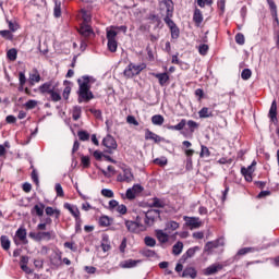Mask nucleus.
<instances>
[{
    "label": "nucleus",
    "instance_id": "864d4df0",
    "mask_svg": "<svg viewBox=\"0 0 279 279\" xmlns=\"http://www.w3.org/2000/svg\"><path fill=\"white\" fill-rule=\"evenodd\" d=\"M235 43L238 45H245V36L242 33L235 35Z\"/></svg>",
    "mask_w": 279,
    "mask_h": 279
},
{
    "label": "nucleus",
    "instance_id": "774afa93",
    "mask_svg": "<svg viewBox=\"0 0 279 279\" xmlns=\"http://www.w3.org/2000/svg\"><path fill=\"white\" fill-rule=\"evenodd\" d=\"M69 95H71V86H66L63 89V99H69Z\"/></svg>",
    "mask_w": 279,
    "mask_h": 279
},
{
    "label": "nucleus",
    "instance_id": "dca6fc26",
    "mask_svg": "<svg viewBox=\"0 0 279 279\" xmlns=\"http://www.w3.org/2000/svg\"><path fill=\"white\" fill-rule=\"evenodd\" d=\"M196 252H199V246H194V247L189 248L186 251V253L182 255L180 262L181 263H186V259L187 258H193V256H195Z\"/></svg>",
    "mask_w": 279,
    "mask_h": 279
},
{
    "label": "nucleus",
    "instance_id": "b1692460",
    "mask_svg": "<svg viewBox=\"0 0 279 279\" xmlns=\"http://www.w3.org/2000/svg\"><path fill=\"white\" fill-rule=\"evenodd\" d=\"M118 35H119V32H117V26H110L107 28L108 40H117Z\"/></svg>",
    "mask_w": 279,
    "mask_h": 279
},
{
    "label": "nucleus",
    "instance_id": "f3484780",
    "mask_svg": "<svg viewBox=\"0 0 279 279\" xmlns=\"http://www.w3.org/2000/svg\"><path fill=\"white\" fill-rule=\"evenodd\" d=\"M153 77H156L161 86L169 83V74L167 73H153Z\"/></svg>",
    "mask_w": 279,
    "mask_h": 279
},
{
    "label": "nucleus",
    "instance_id": "412c9836",
    "mask_svg": "<svg viewBox=\"0 0 279 279\" xmlns=\"http://www.w3.org/2000/svg\"><path fill=\"white\" fill-rule=\"evenodd\" d=\"M56 88L51 84V82L44 83L39 86V92L45 95V93H48L50 95Z\"/></svg>",
    "mask_w": 279,
    "mask_h": 279
},
{
    "label": "nucleus",
    "instance_id": "a19ab883",
    "mask_svg": "<svg viewBox=\"0 0 279 279\" xmlns=\"http://www.w3.org/2000/svg\"><path fill=\"white\" fill-rule=\"evenodd\" d=\"M187 130L193 134L197 128H199V124L193 120H190L186 122Z\"/></svg>",
    "mask_w": 279,
    "mask_h": 279
},
{
    "label": "nucleus",
    "instance_id": "37998d69",
    "mask_svg": "<svg viewBox=\"0 0 279 279\" xmlns=\"http://www.w3.org/2000/svg\"><path fill=\"white\" fill-rule=\"evenodd\" d=\"M250 252H256L254 247H244L238 251L236 256H245V254H250Z\"/></svg>",
    "mask_w": 279,
    "mask_h": 279
},
{
    "label": "nucleus",
    "instance_id": "c9c22d12",
    "mask_svg": "<svg viewBox=\"0 0 279 279\" xmlns=\"http://www.w3.org/2000/svg\"><path fill=\"white\" fill-rule=\"evenodd\" d=\"M111 221H112V220L110 219V217H108V216H101V217L99 218L98 223H99V226H100L101 228H108V226H110Z\"/></svg>",
    "mask_w": 279,
    "mask_h": 279
},
{
    "label": "nucleus",
    "instance_id": "603ef678",
    "mask_svg": "<svg viewBox=\"0 0 279 279\" xmlns=\"http://www.w3.org/2000/svg\"><path fill=\"white\" fill-rule=\"evenodd\" d=\"M170 32H171V38H173L174 40L180 38V28H178V26L170 28Z\"/></svg>",
    "mask_w": 279,
    "mask_h": 279
},
{
    "label": "nucleus",
    "instance_id": "69168bd1",
    "mask_svg": "<svg viewBox=\"0 0 279 279\" xmlns=\"http://www.w3.org/2000/svg\"><path fill=\"white\" fill-rule=\"evenodd\" d=\"M26 108L28 110H33V108H35L36 106H38V101L36 100H28L26 104H25Z\"/></svg>",
    "mask_w": 279,
    "mask_h": 279
},
{
    "label": "nucleus",
    "instance_id": "49530a36",
    "mask_svg": "<svg viewBox=\"0 0 279 279\" xmlns=\"http://www.w3.org/2000/svg\"><path fill=\"white\" fill-rule=\"evenodd\" d=\"M17 51L16 49L12 48L7 52V58L11 60V62H14L16 60Z\"/></svg>",
    "mask_w": 279,
    "mask_h": 279
},
{
    "label": "nucleus",
    "instance_id": "f8f14e48",
    "mask_svg": "<svg viewBox=\"0 0 279 279\" xmlns=\"http://www.w3.org/2000/svg\"><path fill=\"white\" fill-rule=\"evenodd\" d=\"M220 245H223V241L221 240L207 242L205 244L204 252L211 254L213 250H217V247H219Z\"/></svg>",
    "mask_w": 279,
    "mask_h": 279
},
{
    "label": "nucleus",
    "instance_id": "338daca9",
    "mask_svg": "<svg viewBox=\"0 0 279 279\" xmlns=\"http://www.w3.org/2000/svg\"><path fill=\"white\" fill-rule=\"evenodd\" d=\"M81 161L85 168L90 167V158L88 156H83L81 158Z\"/></svg>",
    "mask_w": 279,
    "mask_h": 279
},
{
    "label": "nucleus",
    "instance_id": "6e6d98bb",
    "mask_svg": "<svg viewBox=\"0 0 279 279\" xmlns=\"http://www.w3.org/2000/svg\"><path fill=\"white\" fill-rule=\"evenodd\" d=\"M77 135L80 141H88V138H90V134L86 131H80Z\"/></svg>",
    "mask_w": 279,
    "mask_h": 279
},
{
    "label": "nucleus",
    "instance_id": "a878e982",
    "mask_svg": "<svg viewBox=\"0 0 279 279\" xmlns=\"http://www.w3.org/2000/svg\"><path fill=\"white\" fill-rule=\"evenodd\" d=\"M0 243H1V247H2V250H4V252L10 251L11 242H10V238H8V235H1Z\"/></svg>",
    "mask_w": 279,
    "mask_h": 279
},
{
    "label": "nucleus",
    "instance_id": "3c124183",
    "mask_svg": "<svg viewBox=\"0 0 279 279\" xmlns=\"http://www.w3.org/2000/svg\"><path fill=\"white\" fill-rule=\"evenodd\" d=\"M241 77H242V80H244V81L250 80V77H252V70H250V69H244V70L242 71V73H241Z\"/></svg>",
    "mask_w": 279,
    "mask_h": 279
},
{
    "label": "nucleus",
    "instance_id": "de8ad7c7",
    "mask_svg": "<svg viewBox=\"0 0 279 279\" xmlns=\"http://www.w3.org/2000/svg\"><path fill=\"white\" fill-rule=\"evenodd\" d=\"M145 241V245H147V247H156V239L151 238V236H146L144 239Z\"/></svg>",
    "mask_w": 279,
    "mask_h": 279
},
{
    "label": "nucleus",
    "instance_id": "4be33fe9",
    "mask_svg": "<svg viewBox=\"0 0 279 279\" xmlns=\"http://www.w3.org/2000/svg\"><path fill=\"white\" fill-rule=\"evenodd\" d=\"M34 82H36V84H38V82H40V73L36 69H33L32 72L29 73L31 86H34Z\"/></svg>",
    "mask_w": 279,
    "mask_h": 279
},
{
    "label": "nucleus",
    "instance_id": "7ed1b4c3",
    "mask_svg": "<svg viewBox=\"0 0 279 279\" xmlns=\"http://www.w3.org/2000/svg\"><path fill=\"white\" fill-rule=\"evenodd\" d=\"M31 239H34V241H51L53 238L52 231H39V232H31L28 234Z\"/></svg>",
    "mask_w": 279,
    "mask_h": 279
},
{
    "label": "nucleus",
    "instance_id": "72a5a7b5",
    "mask_svg": "<svg viewBox=\"0 0 279 279\" xmlns=\"http://www.w3.org/2000/svg\"><path fill=\"white\" fill-rule=\"evenodd\" d=\"M185 126H186V120L182 119L180 123H178L177 125L168 126V130H175L177 132H180L181 130H184Z\"/></svg>",
    "mask_w": 279,
    "mask_h": 279
},
{
    "label": "nucleus",
    "instance_id": "f704fd0d",
    "mask_svg": "<svg viewBox=\"0 0 279 279\" xmlns=\"http://www.w3.org/2000/svg\"><path fill=\"white\" fill-rule=\"evenodd\" d=\"M151 123L153 125H162V123H165V117L161 114H155L151 117Z\"/></svg>",
    "mask_w": 279,
    "mask_h": 279
},
{
    "label": "nucleus",
    "instance_id": "423d86ee",
    "mask_svg": "<svg viewBox=\"0 0 279 279\" xmlns=\"http://www.w3.org/2000/svg\"><path fill=\"white\" fill-rule=\"evenodd\" d=\"M160 12L162 16H173V1L172 0H163L160 2Z\"/></svg>",
    "mask_w": 279,
    "mask_h": 279
},
{
    "label": "nucleus",
    "instance_id": "09e8293b",
    "mask_svg": "<svg viewBox=\"0 0 279 279\" xmlns=\"http://www.w3.org/2000/svg\"><path fill=\"white\" fill-rule=\"evenodd\" d=\"M51 101L58 102L62 100V96L60 93L56 92V89L50 94Z\"/></svg>",
    "mask_w": 279,
    "mask_h": 279
},
{
    "label": "nucleus",
    "instance_id": "4d7b16f0",
    "mask_svg": "<svg viewBox=\"0 0 279 279\" xmlns=\"http://www.w3.org/2000/svg\"><path fill=\"white\" fill-rule=\"evenodd\" d=\"M19 82H20V86H25V84L27 83V77L25 76V72L19 73Z\"/></svg>",
    "mask_w": 279,
    "mask_h": 279
},
{
    "label": "nucleus",
    "instance_id": "4c0bfd02",
    "mask_svg": "<svg viewBox=\"0 0 279 279\" xmlns=\"http://www.w3.org/2000/svg\"><path fill=\"white\" fill-rule=\"evenodd\" d=\"M82 117V107L75 106L72 110V118L74 121H77Z\"/></svg>",
    "mask_w": 279,
    "mask_h": 279
},
{
    "label": "nucleus",
    "instance_id": "6ab92c4d",
    "mask_svg": "<svg viewBox=\"0 0 279 279\" xmlns=\"http://www.w3.org/2000/svg\"><path fill=\"white\" fill-rule=\"evenodd\" d=\"M78 32L81 35L84 36V38H88V36H93V28H90L88 24H82Z\"/></svg>",
    "mask_w": 279,
    "mask_h": 279
},
{
    "label": "nucleus",
    "instance_id": "a211bd4d",
    "mask_svg": "<svg viewBox=\"0 0 279 279\" xmlns=\"http://www.w3.org/2000/svg\"><path fill=\"white\" fill-rule=\"evenodd\" d=\"M269 118L271 119V121H278V105L276 100H274L270 106Z\"/></svg>",
    "mask_w": 279,
    "mask_h": 279
},
{
    "label": "nucleus",
    "instance_id": "9d476101",
    "mask_svg": "<svg viewBox=\"0 0 279 279\" xmlns=\"http://www.w3.org/2000/svg\"><path fill=\"white\" fill-rule=\"evenodd\" d=\"M102 145L104 147L108 148V154H112V149H117V141L114 140V137L107 135L104 140H102Z\"/></svg>",
    "mask_w": 279,
    "mask_h": 279
},
{
    "label": "nucleus",
    "instance_id": "bb28decb",
    "mask_svg": "<svg viewBox=\"0 0 279 279\" xmlns=\"http://www.w3.org/2000/svg\"><path fill=\"white\" fill-rule=\"evenodd\" d=\"M182 276L183 278H197V270L193 267L185 268Z\"/></svg>",
    "mask_w": 279,
    "mask_h": 279
},
{
    "label": "nucleus",
    "instance_id": "13d9d810",
    "mask_svg": "<svg viewBox=\"0 0 279 279\" xmlns=\"http://www.w3.org/2000/svg\"><path fill=\"white\" fill-rule=\"evenodd\" d=\"M54 189L58 197H64V190L62 189V185L60 183H57Z\"/></svg>",
    "mask_w": 279,
    "mask_h": 279
},
{
    "label": "nucleus",
    "instance_id": "ddd939ff",
    "mask_svg": "<svg viewBox=\"0 0 279 279\" xmlns=\"http://www.w3.org/2000/svg\"><path fill=\"white\" fill-rule=\"evenodd\" d=\"M145 141H154V143H160L163 141L158 134L151 132L149 129L145 130Z\"/></svg>",
    "mask_w": 279,
    "mask_h": 279
},
{
    "label": "nucleus",
    "instance_id": "39448f33",
    "mask_svg": "<svg viewBox=\"0 0 279 279\" xmlns=\"http://www.w3.org/2000/svg\"><path fill=\"white\" fill-rule=\"evenodd\" d=\"M157 219H160V210H158V209H149L145 214L146 226H153L154 223H156Z\"/></svg>",
    "mask_w": 279,
    "mask_h": 279
},
{
    "label": "nucleus",
    "instance_id": "e2e57ef3",
    "mask_svg": "<svg viewBox=\"0 0 279 279\" xmlns=\"http://www.w3.org/2000/svg\"><path fill=\"white\" fill-rule=\"evenodd\" d=\"M116 210H117V213H119V215H126L128 207L125 205H118Z\"/></svg>",
    "mask_w": 279,
    "mask_h": 279
},
{
    "label": "nucleus",
    "instance_id": "4468645a",
    "mask_svg": "<svg viewBox=\"0 0 279 279\" xmlns=\"http://www.w3.org/2000/svg\"><path fill=\"white\" fill-rule=\"evenodd\" d=\"M64 208L71 213L72 217H74L76 221H80V208H77V206L65 203Z\"/></svg>",
    "mask_w": 279,
    "mask_h": 279
},
{
    "label": "nucleus",
    "instance_id": "e433bc0d",
    "mask_svg": "<svg viewBox=\"0 0 279 279\" xmlns=\"http://www.w3.org/2000/svg\"><path fill=\"white\" fill-rule=\"evenodd\" d=\"M150 208H165V201L155 197L153 198V203L150 204Z\"/></svg>",
    "mask_w": 279,
    "mask_h": 279
},
{
    "label": "nucleus",
    "instance_id": "2eb2a0df",
    "mask_svg": "<svg viewBox=\"0 0 279 279\" xmlns=\"http://www.w3.org/2000/svg\"><path fill=\"white\" fill-rule=\"evenodd\" d=\"M141 259H126L120 264V267L122 269H132L133 267H136V265L141 264Z\"/></svg>",
    "mask_w": 279,
    "mask_h": 279
},
{
    "label": "nucleus",
    "instance_id": "a18cd8bd",
    "mask_svg": "<svg viewBox=\"0 0 279 279\" xmlns=\"http://www.w3.org/2000/svg\"><path fill=\"white\" fill-rule=\"evenodd\" d=\"M199 156H201V158H208L210 156V149H208V147L202 145Z\"/></svg>",
    "mask_w": 279,
    "mask_h": 279
},
{
    "label": "nucleus",
    "instance_id": "5701e85b",
    "mask_svg": "<svg viewBox=\"0 0 279 279\" xmlns=\"http://www.w3.org/2000/svg\"><path fill=\"white\" fill-rule=\"evenodd\" d=\"M193 21L199 27L204 21V15L202 14V10L195 9L194 15H193Z\"/></svg>",
    "mask_w": 279,
    "mask_h": 279
},
{
    "label": "nucleus",
    "instance_id": "473e14b6",
    "mask_svg": "<svg viewBox=\"0 0 279 279\" xmlns=\"http://www.w3.org/2000/svg\"><path fill=\"white\" fill-rule=\"evenodd\" d=\"M178 228H180V223H178L177 221L170 220L166 223L165 230L166 231L170 230L171 232H173L178 230Z\"/></svg>",
    "mask_w": 279,
    "mask_h": 279
},
{
    "label": "nucleus",
    "instance_id": "0eeeda50",
    "mask_svg": "<svg viewBox=\"0 0 279 279\" xmlns=\"http://www.w3.org/2000/svg\"><path fill=\"white\" fill-rule=\"evenodd\" d=\"M183 220L190 230H197V228H202V220L199 217H189L184 216Z\"/></svg>",
    "mask_w": 279,
    "mask_h": 279
},
{
    "label": "nucleus",
    "instance_id": "c03bdc74",
    "mask_svg": "<svg viewBox=\"0 0 279 279\" xmlns=\"http://www.w3.org/2000/svg\"><path fill=\"white\" fill-rule=\"evenodd\" d=\"M108 49L111 51V53H114L117 51V48L119 45L117 44V40H108Z\"/></svg>",
    "mask_w": 279,
    "mask_h": 279
},
{
    "label": "nucleus",
    "instance_id": "0e129e2a",
    "mask_svg": "<svg viewBox=\"0 0 279 279\" xmlns=\"http://www.w3.org/2000/svg\"><path fill=\"white\" fill-rule=\"evenodd\" d=\"M219 271V268L217 266H209L206 269L207 276H213V274H217Z\"/></svg>",
    "mask_w": 279,
    "mask_h": 279
},
{
    "label": "nucleus",
    "instance_id": "cd10ccee",
    "mask_svg": "<svg viewBox=\"0 0 279 279\" xmlns=\"http://www.w3.org/2000/svg\"><path fill=\"white\" fill-rule=\"evenodd\" d=\"M199 119H210L213 111L208 107H204L198 111Z\"/></svg>",
    "mask_w": 279,
    "mask_h": 279
},
{
    "label": "nucleus",
    "instance_id": "1a4fd4ad",
    "mask_svg": "<svg viewBox=\"0 0 279 279\" xmlns=\"http://www.w3.org/2000/svg\"><path fill=\"white\" fill-rule=\"evenodd\" d=\"M138 193H143V186L141 184H134L126 190V199H136Z\"/></svg>",
    "mask_w": 279,
    "mask_h": 279
},
{
    "label": "nucleus",
    "instance_id": "bf43d9fd",
    "mask_svg": "<svg viewBox=\"0 0 279 279\" xmlns=\"http://www.w3.org/2000/svg\"><path fill=\"white\" fill-rule=\"evenodd\" d=\"M101 195H104V197L112 198V197H114V192H112V190L102 189Z\"/></svg>",
    "mask_w": 279,
    "mask_h": 279
},
{
    "label": "nucleus",
    "instance_id": "393cba45",
    "mask_svg": "<svg viewBox=\"0 0 279 279\" xmlns=\"http://www.w3.org/2000/svg\"><path fill=\"white\" fill-rule=\"evenodd\" d=\"M156 236L159 243H168L169 242V234L165 233L162 230H156Z\"/></svg>",
    "mask_w": 279,
    "mask_h": 279
},
{
    "label": "nucleus",
    "instance_id": "c756f323",
    "mask_svg": "<svg viewBox=\"0 0 279 279\" xmlns=\"http://www.w3.org/2000/svg\"><path fill=\"white\" fill-rule=\"evenodd\" d=\"M15 236H17L22 243L27 244V231L25 229H19Z\"/></svg>",
    "mask_w": 279,
    "mask_h": 279
},
{
    "label": "nucleus",
    "instance_id": "7c9ffc66",
    "mask_svg": "<svg viewBox=\"0 0 279 279\" xmlns=\"http://www.w3.org/2000/svg\"><path fill=\"white\" fill-rule=\"evenodd\" d=\"M125 227L128 228L129 232H138L140 225L138 222L126 220Z\"/></svg>",
    "mask_w": 279,
    "mask_h": 279
},
{
    "label": "nucleus",
    "instance_id": "f257e3e1",
    "mask_svg": "<svg viewBox=\"0 0 279 279\" xmlns=\"http://www.w3.org/2000/svg\"><path fill=\"white\" fill-rule=\"evenodd\" d=\"M97 80L93 76L84 75L77 80L78 84V104L85 102L88 104L92 99H95V95L90 90V86L95 84Z\"/></svg>",
    "mask_w": 279,
    "mask_h": 279
},
{
    "label": "nucleus",
    "instance_id": "9b49d317",
    "mask_svg": "<svg viewBox=\"0 0 279 279\" xmlns=\"http://www.w3.org/2000/svg\"><path fill=\"white\" fill-rule=\"evenodd\" d=\"M256 167V161H253L247 168H242L241 173L244 175L246 182H252V174L254 173V168Z\"/></svg>",
    "mask_w": 279,
    "mask_h": 279
},
{
    "label": "nucleus",
    "instance_id": "5fc2aeb1",
    "mask_svg": "<svg viewBox=\"0 0 279 279\" xmlns=\"http://www.w3.org/2000/svg\"><path fill=\"white\" fill-rule=\"evenodd\" d=\"M208 45L202 44L201 46H198V53H201V56H206V53H208Z\"/></svg>",
    "mask_w": 279,
    "mask_h": 279
},
{
    "label": "nucleus",
    "instance_id": "680f3d73",
    "mask_svg": "<svg viewBox=\"0 0 279 279\" xmlns=\"http://www.w3.org/2000/svg\"><path fill=\"white\" fill-rule=\"evenodd\" d=\"M155 165H159V167H165L167 165V158L162 157V158H156L154 160Z\"/></svg>",
    "mask_w": 279,
    "mask_h": 279
},
{
    "label": "nucleus",
    "instance_id": "052dcab7",
    "mask_svg": "<svg viewBox=\"0 0 279 279\" xmlns=\"http://www.w3.org/2000/svg\"><path fill=\"white\" fill-rule=\"evenodd\" d=\"M126 123H129L130 125L138 126V122L136 121V118L134 116H128Z\"/></svg>",
    "mask_w": 279,
    "mask_h": 279
},
{
    "label": "nucleus",
    "instance_id": "ea45409f",
    "mask_svg": "<svg viewBox=\"0 0 279 279\" xmlns=\"http://www.w3.org/2000/svg\"><path fill=\"white\" fill-rule=\"evenodd\" d=\"M267 3L269 5L272 16H278V7L276 5V2H274V0H267Z\"/></svg>",
    "mask_w": 279,
    "mask_h": 279
},
{
    "label": "nucleus",
    "instance_id": "c85d7f7f",
    "mask_svg": "<svg viewBox=\"0 0 279 279\" xmlns=\"http://www.w3.org/2000/svg\"><path fill=\"white\" fill-rule=\"evenodd\" d=\"M182 250H184V243L179 241L172 246V254H174V256H180V254H182Z\"/></svg>",
    "mask_w": 279,
    "mask_h": 279
},
{
    "label": "nucleus",
    "instance_id": "6e6552de",
    "mask_svg": "<svg viewBox=\"0 0 279 279\" xmlns=\"http://www.w3.org/2000/svg\"><path fill=\"white\" fill-rule=\"evenodd\" d=\"M118 182H134V173H132V169L123 168V173L118 174L117 177Z\"/></svg>",
    "mask_w": 279,
    "mask_h": 279
},
{
    "label": "nucleus",
    "instance_id": "2f4dec72",
    "mask_svg": "<svg viewBox=\"0 0 279 279\" xmlns=\"http://www.w3.org/2000/svg\"><path fill=\"white\" fill-rule=\"evenodd\" d=\"M53 14L56 19H60L62 16V2L60 1L54 2Z\"/></svg>",
    "mask_w": 279,
    "mask_h": 279
},
{
    "label": "nucleus",
    "instance_id": "f03ea898",
    "mask_svg": "<svg viewBox=\"0 0 279 279\" xmlns=\"http://www.w3.org/2000/svg\"><path fill=\"white\" fill-rule=\"evenodd\" d=\"M144 69H147V65L145 63H141V64L130 63L125 68L123 75L124 77L131 78V77H134V75H138L142 71H144Z\"/></svg>",
    "mask_w": 279,
    "mask_h": 279
},
{
    "label": "nucleus",
    "instance_id": "20e7f679",
    "mask_svg": "<svg viewBox=\"0 0 279 279\" xmlns=\"http://www.w3.org/2000/svg\"><path fill=\"white\" fill-rule=\"evenodd\" d=\"M49 260L52 269H59V267H62V252L53 251Z\"/></svg>",
    "mask_w": 279,
    "mask_h": 279
},
{
    "label": "nucleus",
    "instance_id": "aec40b11",
    "mask_svg": "<svg viewBox=\"0 0 279 279\" xmlns=\"http://www.w3.org/2000/svg\"><path fill=\"white\" fill-rule=\"evenodd\" d=\"M31 215H37V217H43V215H45V204L40 203L39 205H35L31 210Z\"/></svg>",
    "mask_w": 279,
    "mask_h": 279
},
{
    "label": "nucleus",
    "instance_id": "8fccbe9b",
    "mask_svg": "<svg viewBox=\"0 0 279 279\" xmlns=\"http://www.w3.org/2000/svg\"><path fill=\"white\" fill-rule=\"evenodd\" d=\"M0 36L5 38V40H12V38H14V35H12V32L10 31H0Z\"/></svg>",
    "mask_w": 279,
    "mask_h": 279
},
{
    "label": "nucleus",
    "instance_id": "58836bf2",
    "mask_svg": "<svg viewBox=\"0 0 279 279\" xmlns=\"http://www.w3.org/2000/svg\"><path fill=\"white\" fill-rule=\"evenodd\" d=\"M45 211L48 217H53V215H56L57 219L60 217V210L53 209V207H46Z\"/></svg>",
    "mask_w": 279,
    "mask_h": 279
},
{
    "label": "nucleus",
    "instance_id": "79ce46f5",
    "mask_svg": "<svg viewBox=\"0 0 279 279\" xmlns=\"http://www.w3.org/2000/svg\"><path fill=\"white\" fill-rule=\"evenodd\" d=\"M173 15H166L163 21L166 23V25H168V27L170 29H172L173 27H178V25H175V22H173V20H171Z\"/></svg>",
    "mask_w": 279,
    "mask_h": 279
}]
</instances>
